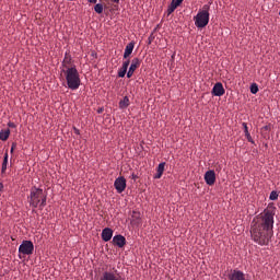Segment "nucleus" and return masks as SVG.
Segmentation results:
<instances>
[{
    "instance_id": "nucleus-27",
    "label": "nucleus",
    "mask_w": 280,
    "mask_h": 280,
    "mask_svg": "<svg viewBox=\"0 0 280 280\" xmlns=\"http://www.w3.org/2000/svg\"><path fill=\"white\" fill-rule=\"evenodd\" d=\"M184 0H172L173 3H175L176 5H180V3H183Z\"/></svg>"
},
{
    "instance_id": "nucleus-24",
    "label": "nucleus",
    "mask_w": 280,
    "mask_h": 280,
    "mask_svg": "<svg viewBox=\"0 0 280 280\" xmlns=\"http://www.w3.org/2000/svg\"><path fill=\"white\" fill-rule=\"evenodd\" d=\"M126 73H128V69L121 67L118 70V78H126Z\"/></svg>"
},
{
    "instance_id": "nucleus-4",
    "label": "nucleus",
    "mask_w": 280,
    "mask_h": 280,
    "mask_svg": "<svg viewBox=\"0 0 280 280\" xmlns=\"http://www.w3.org/2000/svg\"><path fill=\"white\" fill-rule=\"evenodd\" d=\"M196 27L202 30L209 25V5H203V9L194 18Z\"/></svg>"
},
{
    "instance_id": "nucleus-7",
    "label": "nucleus",
    "mask_w": 280,
    "mask_h": 280,
    "mask_svg": "<svg viewBox=\"0 0 280 280\" xmlns=\"http://www.w3.org/2000/svg\"><path fill=\"white\" fill-rule=\"evenodd\" d=\"M140 67H141V60L139 58H133L131 60V65H130L129 70L127 72V78H131L132 75H135V72Z\"/></svg>"
},
{
    "instance_id": "nucleus-11",
    "label": "nucleus",
    "mask_w": 280,
    "mask_h": 280,
    "mask_svg": "<svg viewBox=\"0 0 280 280\" xmlns=\"http://www.w3.org/2000/svg\"><path fill=\"white\" fill-rule=\"evenodd\" d=\"M211 93L215 97H222V95H224V93H226V91L224 90V85H222V83L218 82L214 84Z\"/></svg>"
},
{
    "instance_id": "nucleus-19",
    "label": "nucleus",
    "mask_w": 280,
    "mask_h": 280,
    "mask_svg": "<svg viewBox=\"0 0 280 280\" xmlns=\"http://www.w3.org/2000/svg\"><path fill=\"white\" fill-rule=\"evenodd\" d=\"M128 106H130V98L125 96L124 100L119 102V108H128Z\"/></svg>"
},
{
    "instance_id": "nucleus-31",
    "label": "nucleus",
    "mask_w": 280,
    "mask_h": 280,
    "mask_svg": "<svg viewBox=\"0 0 280 280\" xmlns=\"http://www.w3.org/2000/svg\"><path fill=\"white\" fill-rule=\"evenodd\" d=\"M131 178H132V180H137V174L132 173Z\"/></svg>"
},
{
    "instance_id": "nucleus-10",
    "label": "nucleus",
    "mask_w": 280,
    "mask_h": 280,
    "mask_svg": "<svg viewBox=\"0 0 280 280\" xmlns=\"http://www.w3.org/2000/svg\"><path fill=\"white\" fill-rule=\"evenodd\" d=\"M228 279L229 280H246V273L241 270L234 269L229 273Z\"/></svg>"
},
{
    "instance_id": "nucleus-12",
    "label": "nucleus",
    "mask_w": 280,
    "mask_h": 280,
    "mask_svg": "<svg viewBox=\"0 0 280 280\" xmlns=\"http://www.w3.org/2000/svg\"><path fill=\"white\" fill-rule=\"evenodd\" d=\"M101 280H124V278H121L119 273H115L113 271H105Z\"/></svg>"
},
{
    "instance_id": "nucleus-35",
    "label": "nucleus",
    "mask_w": 280,
    "mask_h": 280,
    "mask_svg": "<svg viewBox=\"0 0 280 280\" xmlns=\"http://www.w3.org/2000/svg\"><path fill=\"white\" fill-rule=\"evenodd\" d=\"M1 189H3V184L0 183V191H1Z\"/></svg>"
},
{
    "instance_id": "nucleus-15",
    "label": "nucleus",
    "mask_w": 280,
    "mask_h": 280,
    "mask_svg": "<svg viewBox=\"0 0 280 280\" xmlns=\"http://www.w3.org/2000/svg\"><path fill=\"white\" fill-rule=\"evenodd\" d=\"M102 240L103 242H110L113 240V230L110 228H105L102 231Z\"/></svg>"
},
{
    "instance_id": "nucleus-9",
    "label": "nucleus",
    "mask_w": 280,
    "mask_h": 280,
    "mask_svg": "<svg viewBox=\"0 0 280 280\" xmlns=\"http://www.w3.org/2000/svg\"><path fill=\"white\" fill-rule=\"evenodd\" d=\"M205 180L206 184L209 185V187H213L215 185V171L210 170L205 173Z\"/></svg>"
},
{
    "instance_id": "nucleus-17",
    "label": "nucleus",
    "mask_w": 280,
    "mask_h": 280,
    "mask_svg": "<svg viewBox=\"0 0 280 280\" xmlns=\"http://www.w3.org/2000/svg\"><path fill=\"white\" fill-rule=\"evenodd\" d=\"M244 133L249 143H255V140H253V137L250 136V132L248 131V125L246 122H243Z\"/></svg>"
},
{
    "instance_id": "nucleus-21",
    "label": "nucleus",
    "mask_w": 280,
    "mask_h": 280,
    "mask_svg": "<svg viewBox=\"0 0 280 280\" xmlns=\"http://www.w3.org/2000/svg\"><path fill=\"white\" fill-rule=\"evenodd\" d=\"M8 170V153L4 154L3 162L1 165V172L2 174Z\"/></svg>"
},
{
    "instance_id": "nucleus-14",
    "label": "nucleus",
    "mask_w": 280,
    "mask_h": 280,
    "mask_svg": "<svg viewBox=\"0 0 280 280\" xmlns=\"http://www.w3.org/2000/svg\"><path fill=\"white\" fill-rule=\"evenodd\" d=\"M132 51H135V42H130L129 44H127L124 52V59L128 60V58H130V56L132 55Z\"/></svg>"
},
{
    "instance_id": "nucleus-36",
    "label": "nucleus",
    "mask_w": 280,
    "mask_h": 280,
    "mask_svg": "<svg viewBox=\"0 0 280 280\" xmlns=\"http://www.w3.org/2000/svg\"><path fill=\"white\" fill-rule=\"evenodd\" d=\"M104 109H98V113H103Z\"/></svg>"
},
{
    "instance_id": "nucleus-1",
    "label": "nucleus",
    "mask_w": 280,
    "mask_h": 280,
    "mask_svg": "<svg viewBox=\"0 0 280 280\" xmlns=\"http://www.w3.org/2000/svg\"><path fill=\"white\" fill-rule=\"evenodd\" d=\"M275 208H267L250 223V237L258 246H268L275 235Z\"/></svg>"
},
{
    "instance_id": "nucleus-13",
    "label": "nucleus",
    "mask_w": 280,
    "mask_h": 280,
    "mask_svg": "<svg viewBox=\"0 0 280 280\" xmlns=\"http://www.w3.org/2000/svg\"><path fill=\"white\" fill-rule=\"evenodd\" d=\"M114 246H118V248H124L126 246V237L121 234L115 235L113 237Z\"/></svg>"
},
{
    "instance_id": "nucleus-16",
    "label": "nucleus",
    "mask_w": 280,
    "mask_h": 280,
    "mask_svg": "<svg viewBox=\"0 0 280 280\" xmlns=\"http://www.w3.org/2000/svg\"><path fill=\"white\" fill-rule=\"evenodd\" d=\"M163 172H165V162H162L158 165L156 174L154 175L155 179H159L163 176Z\"/></svg>"
},
{
    "instance_id": "nucleus-34",
    "label": "nucleus",
    "mask_w": 280,
    "mask_h": 280,
    "mask_svg": "<svg viewBox=\"0 0 280 280\" xmlns=\"http://www.w3.org/2000/svg\"><path fill=\"white\" fill-rule=\"evenodd\" d=\"M113 3H119L120 0H112Z\"/></svg>"
},
{
    "instance_id": "nucleus-2",
    "label": "nucleus",
    "mask_w": 280,
    "mask_h": 280,
    "mask_svg": "<svg viewBox=\"0 0 280 280\" xmlns=\"http://www.w3.org/2000/svg\"><path fill=\"white\" fill-rule=\"evenodd\" d=\"M61 75H63L66 84L70 91H78V89H80L82 81L80 80V72H78L75 66L68 69H61Z\"/></svg>"
},
{
    "instance_id": "nucleus-6",
    "label": "nucleus",
    "mask_w": 280,
    "mask_h": 280,
    "mask_svg": "<svg viewBox=\"0 0 280 280\" xmlns=\"http://www.w3.org/2000/svg\"><path fill=\"white\" fill-rule=\"evenodd\" d=\"M114 187L118 194H124L126 190V177H117L114 182Z\"/></svg>"
},
{
    "instance_id": "nucleus-32",
    "label": "nucleus",
    "mask_w": 280,
    "mask_h": 280,
    "mask_svg": "<svg viewBox=\"0 0 280 280\" xmlns=\"http://www.w3.org/2000/svg\"><path fill=\"white\" fill-rule=\"evenodd\" d=\"M132 218H137V220H139V213H137V212L133 211Z\"/></svg>"
},
{
    "instance_id": "nucleus-30",
    "label": "nucleus",
    "mask_w": 280,
    "mask_h": 280,
    "mask_svg": "<svg viewBox=\"0 0 280 280\" xmlns=\"http://www.w3.org/2000/svg\"><path fill=\"white\" fill-rule=\"evenodd\" d=\"M73 130H74V133H75V135H80V129H78V128L74 127Z\"/></svg>"
},
{
    "instance_id": "nucleus-29",
    "label": "nucleus",
    "mask_w": 280,
    "mask_h": 280,
    "mask_svg": "<svg viewBox=\"0 0 280 280\" xmlns=\"http://www.w3.org/2000/svg\"><path fill=\"white\" fill-rule=\"evenodd\" d=\"M16 148V143H12V147H11V153L14 152V149Z\"/></svg>"
},
{
    "instance_id": "nucleus-18",
    "label": "nucleus",
    "mask_w": 280,
    "mask_h": 280,
    "mask_svg": "<svg viewBox=\"0 0 280 280\" xmlns=\"http://www.w3.org/2000/svg\"><path fill=\"white\" fill-rule=\"evenodd\" d=\"M9 138H10V129L0 131V141H8Z\"/></svg>"
},
{
    "instance_id": "nucleus-3",
    "label": "nucleus",
    "mask_w": 280,
    "mask_h": 280,
    "mask_svg": "<svg viewBox=\"0 0 280 280\" xmlns=\"http://www.w3.org/2000/svg\"><path fill=\"white\" fill-rule=\"evenodd\" d=\"M30 205L36 209L39 205V207H45L47 205V196L40 188H32L31 195H30Z\"/></svg>"
},
{
    "instance_id": "nucleus-33",
    "label": "nucleus",
    "mask_w": 280,
    "mask_h": 280,
    "mask_svg": "<svg viewBox=\"0 0 280 280\" xmlns=\"http://www.w3.org/2000/svg\"><path fill=\"white\" fill-rule=\"evenodd\" d=\"M89 3H97V0H88Z\"/></svg>"
},
{
    "instance_id": "nucleus-25",
    "label": "nucleus",
    "mask_w": 280,
    "mask_h": 280,
    "mask_svg": "<svg viewBox=\"0 0 280 280\" xmlns=\"http://www.w3.org/2000/svg\"><path fill=\"white\" fill-rule=\"evenodd\" d=\"M279 199V192L277 190H272L269 196V200H278Z\"/></svg>"
},
{
    "instance_id": "nucleus-26",
    "label": "nucleus",
    "mask_w": 280,
    "mask_h": 280,
    "mask_svg": "<svg viewBox=\"0 0 280 280\" xmlns=\"http://www.w3.org/2000/svg\"><path fill=\"white\" fill-rule=\"evenodd\" d=\"M122 69H128L130 67V59H127L126 61L122 62Z\"/></svg>"
},
{
    "instance_id": "nucleus-20",
    "label": "nucleus",
    "mask_w": 280,
    "mask_h": 280,
    "mask_svg": "<svg viewBox=\"0 0 280 280\" xmlns=\"http://www.w3.org/2000/svg\"><path fill=\"white\" fill-rule=\"evenodd\" d=\"M179 5L178 4H176V2H171V4L168 5V8H167V14L170 15V14H172V13H174V11L176 10V8H178Z\"/></svg>"
},
{
    "instance_id": "nucleus-5",
    "label": "nucleus",
    "mask_w": 280,
    "mask_h": 280,
    "mask_svg": "<svg viewBox=\"0 0 280 280\" xmlns=\"http://www.w3.org/2000/svg\"><path fill=\"white\" fill-rule=\"evenodd\" d=\"M25 255H34V243L32 241H23L19 247V258L23 259Z\"/></svg>"
},
{
    "instance_id": "nucleus-22",
    "label": "nucleus",
    "mask_w": 280,
    "mask_h": 280,
    "mask_svg": "<svg viewBox=\"0 0 280 280\" xmlns=\"http://www.w3.org/2000/svg\"><path fill=\"white\" fill-rule=\"evenodd\" d=\"M94 11L96 12V14H102V12H104V4L102 3L95 4Z\"/></svg>"
},
{
    "instance_id": "nucleus-8",
    "label": "nucleus",
    "mask_w": 280,
    "mask_h": 280,
    "mask_svg": "<svg viewBox=\"0 0 280 280\" xmlns=\"http://www.w3.org/2000/svg\"><path fill=\"white\" fill-rule=\"evenodd\" d=\"M72 67H75L73 65V58H71V54L66 52L60 69H71Z\"/></svg>"
},
{
    "instance_id": "nucleus-23",
    "label": "nucleus",
    "mask_w": 280,
    "mask_h": 280,
    "mask_svg": "<svg viewBox=\"0 0 280 280\" xmlns=\"http://www.w3.org/2000/svg\"><path fill=\"white\" fill-rule=\"evenodd\" d=\"M250 93H253V95H257V93H259V86L257 85V83H253L250 85Z\"/></svg>"
},
{
    "instance_id": "nucleus-28",
    "label": "nucleus",
    "mask_w": 280,
    "mask_h": 280,
    "mask_svg": "<svg viewBox=\"0 0 280 280\" xmlns=\"http://www.w3.org/2000/svg\"><path fill=\"white\" fill-rule=\"evenodd\" d=\"M8 126L9 128H16V125H14V122H9Z\"/></svg>"
}]
</instances>
